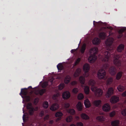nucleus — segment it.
I'll return each instance as SVG.
<instances>
[{
	"instance_id": "obj_55",
	"label": "nucleus",
	"mask_w": 126,
	"mask_h": 126,
	"mask_svg": "<svg viewBox=\"0 0 126 126\" xmlns=\"http://www.w3.org/2000/svg\"><path fill=\"white\" fill-rule=\"evenodd\" d=\"M77 83V82L75 81H73L72 82V85H74L76 84Z\"/></svg>"
},
{
	"instance_id": "obj_53",
	"label": "nucleus",
	"mask_w": 126,
	"mask_h": 126,
	"mask_svg": "<svg viewBox=\"0 0 126 126\" xmlns=\"http://www.w3.org/2000/svg\"><path fill=\"white\" fill-rule=\"evenodd\" d=\"M76 51V49H72L71 50V53H73L74 52H75Z\"/></svg>"
},
{
	"instance_id": "obj_9",
	"label": "nucleus",
	"mask_w": 126,
	"mask_h": 126,
	"mask_svg": "<svg viewBox=\"0 0 126 126\" xmlns=\"http://www.w3.org/2000/svg\"><path fill=\"white\" fill-rule=\"evenodd\" d=\"M70 93L67 91L64 92L62 94L63 97L64 99H68L70 97Z\"/></svg>"
},
{
	"instance_id": "obj_17",
	"label": "nucleus",
	"mask_w": 126,
	"mask_h": 126,
	"mask_svg": "<svg viewBox=\"0 0 126 126\" xmlns=\"http://www.w3.org/2000/svg\"><path fill=\"white\" fill-rule=\"evenodd\" d=\"M124 45L122 44L120 45L117 47V51L119 52H121L124 50Z\"/></svg>"
},
{
	"instance_id": "obj_39",
	"label": "nucleus",
	"mask_w": 126,
	"mask_h": 126,
	"mask_svg": "<svg viewBox=\"0 0 126 126\" xmlns=\"http://www.w3.org/2000/svg\"><path fill=\"white\" fill-rule=\"evenodd\" d=\"M68 112L72 115H73L75 113V110L73 109H71L68 110Z\"/></svg>"
},
{
	"instance_id": "obj_59",
	"label": "nucleus",
	"mask_w": 126,
	"mask_h": 126,
	"mask_svg": "<svg viewBox=\"0 0 126 126\" xmlns=\"http://www.w3.org/2000/svg\"><path fill=\"white\" fill-rule=\"evenodd\" d=\"M95 22V21H93V24L94 25V22Z\"/></svg>"
},
{
	"instance_id": "obj_8",
	"label": "nucleus",
	"mask_w": 126,
	"mask_h": 126,
	"mask_svg": "<svg viewBox=\"0 0 126 126\" xmlns=\"http://www.w3.org/2000/svg\"><path fill=\"white\" fill-rule=\"evenodd\" d=\"M119 100V97L116 96H113L111 97L110 99V101L112 103H115L118 102Z\"/></svg>"
},
{
	"instance_id": "obj_45",
	"label": "nucleus",
	"mask_w": 126,
	"mask_h": 126,
	"mask_svg": "<svg viewBox=\"0 0 126 126\" xmlns=\"http://www.w3.org/2000/svg\"><path fill=\"white\" fill-rule=\"evenodd\" d=\"M81 60L80 58H78L75 61V65H76L78 64L79 62Z\"/></svg>"
},
{
	"instance_id": "obj_52",
	"label": "nucleus",
	"mask_w": 126,
	"mask_h": 126,
	"mask_svg": "<svg viewBox=\"0 0 126 126\" xmlns=\"http://www.w3.org/2000/svg\"><path fill=\"white\" fill-rule=\"evenodd\" d=\"M49 118V116L48 115H46L44 117V119L45 120H47Z\"/></svg>"
},
{
	"instance_id": "obj_7",
	"label": "nucleus",
	"mask_w": 126,
	"mask_h": 126,
	"mask_svg": "<svg viewBox=\"0 0 126 126\" xmlns=\"http://www.w3.org/2000/svg\"><path fill=\"white\" fill-rule=\"evenodd\" d=\"M106 72L104 69H101L99 70L97 73V76L100 79H102L104 78L106 76Z\"/></svg>"
},
{
	"instance_id": "obj_32",
	"label": "nucleus",
	"mask_w": 126,
	"mask_h": 126,
	"mask_svg": "<svg viewBox=\"0 0 126 126\" xmlns=\"http://www.w3.org/2000/svg\"><path fill=\"white\" fill-rule=\"evenodd\" d=\"M122 74L123 72L121 71L118 72L116 75V79L117 80L120 79L122 76Z\"/></svg>"
},
{
	"instance_id": "obj_5",
	"label": "nucleus",
	"mask_w": 126,
	"mask_h": 126,
	"mask_svg": "<svg viewBox=\"0 0 126 126\" xmlns=\"http://www.w3.org/2000/svg\"><path fill=\"white\" fill-rule=\"evenodd\" d=\"M113 56L114 58L113 60V62L114 64L116 66L118 67L121 65V62L120 60H119L120 56L119 54L115 53Z\"/></svg>"
},
{
	"instance_id": "obj_2",
	"label": "nucleus",
	"mask_w": 126,
	"mask_h": 126,
	"mask_svg": "<svg viewBox=\"0 0 126 126\" xmlns=\"http://www.w3.org/2000/svg\"><path fill=\"white\" fill-rule=\"evenodd\" d=\"M89 83L91 86V90L92 91L94 92L96 95L98 96H100L102 95L103 93L102 91L100 89L97 88L94 86L95 82L94 80L90 79L89 81Z\"/></svg>"
},
{
	"instance_id": "obj_16",
	"label": "nucleus",
	"mask_w": 126,
	"mask_h": 126,
	"mask_svg": "<svg viewBox=\"0 0 126 126\" xmlns=\"http://www.w3.org/2000/svg\"><path fill=\"white\" fill-rule=\"evenodd\" d=\"M100 40L97 37H95L92 41V43L94 44L98 45L100 44Z\"/></svg>"
},
{
	"instance_id": "obj_10",
	"label": "nucleus",
	"mask_w": 126,
	"mask_h": 126,
	"mask_svg": "<svg viewBox=\"0 0 126 126\" xmlns=\"http://www.w3.org/2000/svg\"><path fill=\"white\" fill-rule=\"evenodd\" d=\"M110 109V105L108 103L105 104L102 107L103 110L106 112L109 111Z\"/></svg>"
},
{
	"instance_id": "obj_60",
	"label": "nucleus",
	"mask_w": 126,
	"mask_h": 126,
	"mask_svg": "<svg viewBox=\"0 0 126 126\" xmlns=\"http://www.w3.org/2000/svg\"><path fill=\"white\" fill-rule=\"evenodd\" d=\"M29 88H32V87L31 86H30L29 87Z\"/></svg>"
},
{
	"instance_id": "obj_56",
	"label": "nucleus",
	"mask_w": 126,
	"mask_h": 126,
	"mask_svg": "<svg viewBox=\"0 0 126 126\" xmlns=\"http://www.w3.org/2000/svg\"><path fill=\"white\" fill-rule=\"evenodd\" d=\"M108 29H110V30H111V29H112V28L111 27H108Z\"/></svg>"
},
{
	"instance_id": "obj_11",
	"label": "nucleus",
	"mask_w": 126,
	"mask_h": 126,
	"mask_svg": "<svg viewBox=\"0 0 126 126\" xmlns=\"http://www.w3.org/2000/svg\"><path fill=\"white\" fill-rule=\"evenodd\" d=\"M109 71L111 75H114L116 73V69L114 67L112 66L110 68Z\"/></svg>"
},
{
	"instance_id": "obj_49",
	"label": "nucleus",
	"mask_w": 126,
	"mask_h": 126,
	"mask_svg": "<svg viewBox=\"0 0 126 126\" xmlns=\"http://www.w3.org/2000/svg\"><path fill=\"white\" fill-rule=\"evenodd\" d=\"M70 105L69 104L67 103H65L64 104V106L65 108H67L69 107Z\"/></svg>"
},
{
	"instance_id": "obj_42",
	"label": "nucleus",
	"mask_w": 126,
	"mask_h": 126,
	"mask_svg": "<svg viewBox=\"0 0 126 126\" xmlns=\"http://www.w3.org/2000/svg\"><path fill=\"white\" fill-rule=\"evenodd\" d=\"M48 85V84L47 82H45L42 83V86L43 88H46Z\"/></svg>"
},
{
	"instance_id": "obj_12",
	"label": "nucleus",
	"mask_w": 126,
	"mask_h": 126,
	"mask_svg": "<svg viewBox=\"0 0 126 126\" xmlns=\"http://www.w3.org/2000/svg\"><path fill=\"white\" fill-rule=\"evenodd\" d=\"M90 67L89 65L87 63L85 64L83 66V69L85 72V74H86L89 71Z\"/></svg>"
},
{
	"instance_id": "obj_19",
	"label": "nucleus",
	"mask_w": 126,
	"mask_h": 126,
	"mask_svg": "<svg viewBox=\"0 0 126 126\" xmlns=\"http://www.w3.org/2000/svg\"><path fill=\"white\" fill-rule=\"evenodd\" d=\"M81 71V70L80 68H77L74 74V77H76L78 76L80 74Z\"/></svg>"
},
{
	"instance_id": "obj_24",
	"label": "nucleus",
	"mask_w": 126,
	"mask_h": 126,
	"mask_svg": "<svg viewBox=\"0 0 126 126\" xmlns=\"http://www.w3.org/2000/svg\"><path fill=\"white\" fill-rule=\"evenodd\" d=\"M101 101L100 100H95L93 102L94 105L96 107H98L100 105Z\"/></svg>"
},
{
	"instance_id": "obj_51",
	"label": "nucleus",
	"mask_w": 126,
	"mask_h": 126,
	"mask_svg": "<svg viewBox=\"0 0 126 126\" xmlns=\"http://www.w3.org/2000/svg\"><path fill=\"white\" fill-rule=\"evenodd\" d=\"M122 95L123 96H126V91L122 94Z\"/></svg>"
},
{
	"instance_id": "obj_14",
	"label": "nucleus",
	"mask_w": 126,
	"mask_h": 126,
	"mask_svg": "<svg viewBox=\"0 0 126 126\" xmlns=\"http://www.w3.org/2000/svg\"><path fill=\"white\" fill-rule=\"evenodd\" d=\"M59 108L58 105L56 103L53 104L50 107V109L52 111L55 110Z\"/></svg>"
},
{
	"instance_id": "obj_38",
	"label": "nucleus",
	"mask_w": 126,
	"mask_h": 126,
	"mask_svg": "<svg viewBox=\"0 0 126 126\" xmlns=\"http://www.w3.org/2000/svg\"><path fill=\"white\" fill-rule=\"evenodd\" d=\"M72 116H70L67 117L66 119V121L67 122H70L72 121Z\"/></svg>"
},
{
	"instance_id": "obj_31",
	"label": "nucleus",
	"mask_w": 126,
	"mask_h": 126,
	"mask_svg": "<svg viewBox=\"0 0 126 126\" xmlns=\"http://www.w3.org/2000/svg\"><path fill=\"white\" fill-rule=\"evenodd\" d=\"M57 67L58 70L61 71L63 69L64 67L62 63H60L57 65Z\"/></svg>"
},
{
	"instance_id": "obj_54",
	"label": "nucleus",
	"mask_w": 126,
	"mask_h": 126,
	"mask_svg": "<svg viewBox=\"0 0 126 126\" xmlns=\"http://www.w3.org/2000/svg\"><path fill=\"white\" fill-rule=\"evenodd\" d=\"M54 122L53 120H50L49 121V123L50 124H52Z\"/></svg>"
},
{
	"instance_id": "obj_41",
	"label": "nucleus",
	"mask_w": 126,
	"mask_h": 126,
	"mask_svg": "<svg viewBox=\"0 0 126 126\" xmlns=\"http://www.w3.org/2000/svg\"><path fill=\"white\" fill-rule=\"evenodd\" d=\"M64 84L63 83L60 84L59 86L58 89L59 90H62L64 87Z\"/></svg>"
},
{
	"instance_id": "obj_50",
	"label": "nucleus",
	"mask_w": 126,
	"mask_h": 126,
	"mask_svg": "<svg viewBox=\"0 0 126 126\" xmlns=\"http://www.w3.org/2000/svg\"><path fill=\"white\" fill-rule=\"evenodd\" d=\"M26 116V115L24 114L23 116V120L24 122H25L26 121V117H25Z\"/></svg>"
},
{
	"instance_id": "obj_26",
	"label": "nucleus",
	"mask_w": 126,
	"mask_h": 126,
	"mask_svg": "<svg viewBox=\"0 0 126 126\" xmlns=\"http://www.w3.org/2000/svg\"><path fill=\"white\" fill-rule=\"evenodd\" d=\"M81 116L82 119L85 120L89 119L90 118L89 117L84 113H82L81 114Z\"/></svg>"
},
{
	"instance_id": "obj_1",
	"label": "nucleus",
	"mask_w": 126,
	"mask_h": 126,
	"mask_svg": "<svg viewBox=\"0 0 126 126\" xmlns=\"http://www.w3.org/2000/svg\"><path fill=\"white\" fill-rule=\"evenodd\" d=\"M113 40L112 39L110 42L109 41V39L107 40L106 44L107 47V50L108 51H103V54L104 57L102 61L106 63L104 64L103 67L105 69L108 68L109 66L108 63L111 54L109 51L112 52L114 50V48L111 47L112 44L113 42Z\"/></svg>"
},
{
	"instance_id": "obj_46",
	"label": "nucleus",
	"mask_w": 126,
	"mask_h": 126,
	"mask_svg": "<svg viewBox=\"0 0 126 126\" xmlns=\"http://www.w3.org/2000/svg\"><path fill=\"white\" fill-rule=\"evenodd\" d=\"M115 114V112L114 111H113L110 113V117H113Z\"/></svg>"
},
{
	"instance_id": "obj_4",
	"label": "nucleus",
	"mask_w": 126,
	"mask_h": 126,
	"mask_svg": "<svg viewBox=\"0 0 126 126\" xmlns=\"http://www.w3.org/2000/svg\"><path fill=\"white\" fill-rule=\"evenodd\" d=\"M27 90V88L21 89L19 94L21 96L22 98L25 99L27 101H29L30 98L29 96L27 95L28 93Z\"/></svg>"
},
{
	"instance_id": "obj_57",
	"label": "nucleus",
	"mask_w": 126,
	"mask_h": 126,
	"mask_svg": "<svg viewBox=\"0 0 126 126\" xmlns=\"http://www.w3.org/2000/svg\"><path fill=\"white\" fill-rule=\"evenodd\" d=\"M70 126H76V125L73 124H71L70 125Z\"/></svg>"
},
{
	"instance_id": "obj_47",
	"label": "nucleus",
	"mask_w": 126,
	"mask_h": 126,
	"mask_svg": "<svg viewBox=\"0 0 126 126\" xmlns=\"http://www.w3.org/2000/svg\"><path fill=\"white\" fill-rule=\"evenodd\" d=\"M121 112L122 115L126 116V109L123 110Z\"/></svg>"
},
{
	"instance_id": "obj_61",
	"label": "nucleus",
	"mask_w": 126,
	"mask_h": 126,
	"mask_svg": "<svg viewBox=\"0 0 126 126\" xmlns=\"http://www.w3.org/2000/svg\"><path fill=\"white\" fill-rule=\"evenodd\" d=\"M87 76H86V77H87L89 76V74H88L87 73Z\"/></svg>"
},
{
	"instance_id": "obj_48",
	"label": "nucleus",
	"mask_w": 126,
	"mask_h": 126,
	"mask_svg": "<svg viewBox=\"0 0 126 126\" xmlns=\"http://www.w3.org/2000/svg\"><path fill=\"white\" fill-rule=\"evenodd\" d=\"M77 126H83V123L81 122H77L76 124Z\"/></svg>"
},
{
	"instance_id": "obj_37",
	"label": "nucleus",
	"mask_w": 126,
	"mask_h": 126,
	"mask_svg": "<svg viewBox=\"0 0 126 126\" xmlns=\"http://www.w3.org/2000/svg\"><path fill=\"white\" fill-rule=\"evenodd\" d=\"M86 49V45H83L82 46L80 49L81 53H84Z\"/></svg>"
},
{
	"instance_id": "obj_34",
	"label": "nucleus",
	"mask_w": 126,
	"mask_h": 126,
	"mask_svg": "<svg viewBox=\"0 0 126 126\" xmlns=\"http://www.w3.org/2000/svg\"><path fill=\"white\" fill-rule=\"evenodd\" d=\"M96 119L99 121L102 122L105 120V118L103 116H98L96 118Z\"/></svg>"
},
{
	"instance_id": "obj_23",
	"label": "nucleus",
	"mask_w": 126,
	"mask_h": 126,
	"mask_svg": "<svg viewBox=\"0 0 126 126\" xmlns=\"http://www.w3.org/2000/svg\"><path fill=\"white\" fill-rule=\"evenodd\" d=\"M84 104L85 107L87 108H89L91 106L90 101L88 99H86L84 101Z\"/></svg>"
},
{
	"instance_id": "obj_36",
	"label": "nucleus",
	"mask_w": 126,
	"mask_h": 126,
	"mask_svg": "<svg viewBox=\"0 0 126 126\" xmlns=\"http://www.w3.org/2000/svg\"><path fill=\"white\" fill-rule=\"evenodd\" d=\"M48 106V103L47 101H44L43 103V107L45 109H47Z\"/></svg>"
},
{
	"instance_id": "obj_44",
	"label": "nucleus",
	"mask_w": 126,
	"mask_h": 126,
	"mask_svg": "<svg viewBox=\"0 0 126 126\" xmlns=\"http://www.w3.org/2000/svg\"><path fill=\"white\" fill-rule=\"evenodd\" d=\"M44 114V112L43 110H42L40 111L39 114V115L40 117H42Z\"/></svg>"
},
{
	"instance_id": "obj_22",
	"label": "nucleus",
	"mask_w": 126,
	"mask_h": 126,
	"mask_svg": "<svg viewBox=\"0 0 126 126\" xmlns=\"http://www.w3.org/2000/svg\"><path fill=\"white\" fill-rule=\"evenodd\" d=\"M106 33L103 32H102L99 33V37L101 39H104L106 37Z\"/></svg>"
},
{
	"instance_id": "obj_18",
	"label": "nucleus",
	"mask_w": 126,
	"mask_h": 126,
	"mask_svg": "<svg viewBox=\"0 0 126 126\" xmlns=\"http://www.w3.org/2000/svg\"><path fill=\"white\" fill-rule=\"evenodd\" d=\"M59 98V94H54L52 96V99L56 102L58 101Z\"/></svg>"
},
{
	"instance_id": "obj_28",
	"label": "nucleus",
	"mask_w": 126,
	"mask_h": 126,
	"mask_svg": "<svg viewBox=\"0 0 126 126\" xmlns=\"http://www.w3.org/2000/svg\"><path fill=\"white\" fill-rule=\"evenodd\" d=\"M77 109L79 111H81L82 109V104L80 102H79L77 105Z\"/></svg>"
},
{
	"instance_id": "obj_63",
	"label": "nucleus",
	"mask_w": 126,
	"mask_h": 126,
	"mask_svg": "<svg viewBox=\"0 0 126 126\" xmlns=\"http://www.w3.org/2000/svg\"><path fill=\"white\" fill-rule=\"evenodd\" d=\"M80 43V41L79 42V44Z\"/></svg>"
},
{
	"instance_id": "obj_43",
	"label": "nucleus",
	"mask_w": 126,
	"mask_h": 126,
	"mask_svg": "<svg viewBox=\"0 0 126 126\" xmlns=\"http://www.w3.org/2000/svg\"><path fill=\"white\" fill-rule=\"evenodd\" d=\"M78 91V89L77 88H74L72 90V92L75 94H77Z\"/></svg>"
},
{
	"instance_id": "obj_29",
	"label": "nucleus",
	"mask_w": 126,
	"mask_h": 126,
	"mask_svg": "<svg viewBox=\"0 0 126 126\" xmlns=\"http://www.w3.org/2000/svg\"><path fill=\"white\" fill-rule=\"evenodd\" d=\"M125 89V87L121 85H119L117 87V90L120 92L123 91Z\"/></svg>"
},
{
	"instance_id": "obj_40",
	"label": "nucleus",
	"mask_w": 126,
	"mask_h": 126,
	"mask_svg": "<svg viewBox=\"0 0 126 126\" xmlns=\"http://www.w3.org/2000/svg\"><path fill=\"white\" fill-rule=\"evenodd\" d=\"M84 97L83 95L81 93L79 94L78 96V98L79 100L82 99Z\"/></svg>"
},
{
	"instance_id": "obj_13",
	"label": "nucleus",
	"mask_w": 126,
	"mask_h": 126,
	"mask_svg": "<svg viewBox=\"0 0 126 126\" xmlns=\"http://www.w3.org/2000/svg\"><path fill=\"white\" fill-rule=\"evenodd\" d=\"M114 90L112 87L109 88L107 93L106 95L108 97H110L113 93Z\"/></svg>"
},
{
	"instance_id": "obj_6",
	"label": "nucleus",
	"mask_w": 126,
	"mask_h": 126,
	"mask_svg": "<svg viewBox=\"0 0 126 126\" xmlns=\"http://www.w3.org/2000/svg\"><path fill=\"white\" fill-rule=\"evenodd\" d=\"M27 108L28 110V113L30 115H33L34 111L35 110L37 111L38 109V108L37 107L35 110L32 106V104L31 103H29L28 104L27 106Z\"/></svg>"
},
{
	"instance_id": "obj_33",
	"label": "nucleus",
	"mask_w": 126,
	"mask_h": 126,
	"mask_svg": "<svg viewBox=\"0 0 126 126\" xmlns=\"http://www.w3.org/2000/svg\"><path fill=\"white\" fill-rule=\"evenodd\" d=\"M90 91V88L87 86H86L84 89V91L85 94H89Z\"/></svg>"
},
{
	"instance_id": "obj_20",
	"label": "nucleus",
	"mask_w": 126,
	"mask_h": 126,
	"mask_svg": "<svg viewBox=\"0 0 126 126\" xmlns=\"http://www.w3.org/2000/svg\"><path fill=\"white\" fill-rule=\"evenodd\" d=\"M126 30V29L124 28H122L119 31V34L118 36V38H121L123 36V33Z\"/></svg>"
},
{
	"instance_id": "obj_25",
	"label": "nucleus",
	"mask_w": 126,
	"mask_h": 126,
	"mask_svg": "<svg viewBox=\"0 0 126 126\" xmlns=\"http://www.w3.org/2000/svg\"><path fill=\"white\" fill-rule=\"evenodd\" d=\"M71 78L69 75L66 76L64 79V83L66 84H68L70 81Z\"/></svg>"
},
{
	"instance_id": "obj_27",
	"label": "nucleus",
	"mask_w": 126,
	"mask_h": 126,
	"mask_svg": "<svg viewBox=\"0 0 126 126\" xmlns=\"http://www.w3.org/2000/svg\"><path fill=\"white\" fill-rule=\"evenodd\" d=\"M46 91V90L45 89H42L40 90H37L38 94H39L40 95H42Z\"/></svg>"
},
{
	"instance_id": "obj_30",
	"label": "nucleus",
	"mask_w": 126,
	"mask_h": 126,
	"mask_svg": "<svg viewBox=\"0 0 126 126\" xmlns=\"http://www.w3.org/2000/svg\"><path fill=\"white\" fill-rule=\"evenodd\" d=\"M79 80L80 83L82 84H84L85 81V79L84 77L82 76H80L79 78Z\"/></svg>"
},
{
	"instance_id": "obj_62",
	"label": "nucleus",
	"mask_w": 126,
	"mask_h": 126,
	"mask_svg": "<svg viewBox=\"0 0 126 126\" xmlns=\"http://www.w3.org/2000/svg\"><path fill=\"white\" fill-rule=\"evenodd\" d=\"M23 113H24V110H23Z\"/></svg>"
},
{
	"instance_id": "obj_3",
	"label": "nucleus",
	"mask_w": 126,
	"mask_h": 126,
	"mask_svg": "<svg viewBox=\"0 0 126 126\" xmlns=\"http://www.w3.org/2000/svg\"><path fill=\"white\" fill-rule=\"evenodd\" d=\"M98 49L96 47L91 48L90 50V56L88 59V61L91 63H94L96 60L97 57L96 55L98 52Z\"/></svg>"
},
{
	"instance_id": "obj_58",
	"label": "nucleus",
	"mask_w": 126,
	"mask_h": 126,
	"mask_svg": "<svg viewBox=\"0 0 126 126\" xmlns=\"http://www.w3.org/2000/svg\"><path fill=\"white\" fill-rule=\"evenodd\" d=\"M53 80H52L51 81V84H52V82H53Z\"/></svg>"
},
{
	"instance_id": "obj_35",
	"label": "nucleus",
	"mask_w": 126,
	"mask_h": 126,
	"mask_svg": "<svg viewBox=\"0 0 126 126\" xmlns=\"http://www.w3.org/2000/svg\"><path fill=\"white\" fill-rule=\"evenodd\" d=\"M113 79L111 78H108L106 81V84L107 85L110 84L112 82Z\"/></svg>"
},
{
	"instance_id": "obj_21",
	"label": "nucleus",
	"mask_w": 126,
	"mask_h": 126,
	"mask_svg": "<svg viewBox=\"0 0 126 126\" xmlns=\"http://www.w3.org/2000/svg\"><path fill=\"white\" fill-rule=\"evenodd\" d=\"M120 122L118 120H115L112 121L111 124L112 126H119Z\"/></svg>"
},
{
	"instance_id": "obj_15",
	"label": "nucleus",
	"mask_w": 126,
	"mask_h": 126,
	"mask_svg": "<svg viewBox=\"0 0 126 126\" xmlns=\"http://www.w3.org/2000/svg\"><path fill=\"white\" fill-rule=\"evenodd\" d=\"M62 113L60 111H58L55 114V116L57 117H59L57 119V121H59L61 119V117L63 115Z\"/></svg>"
}]
</instances>
